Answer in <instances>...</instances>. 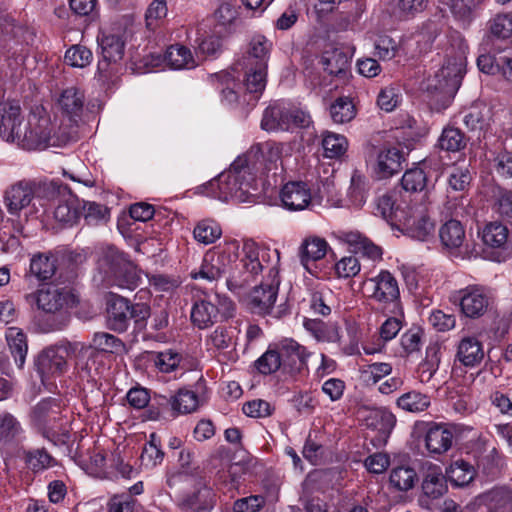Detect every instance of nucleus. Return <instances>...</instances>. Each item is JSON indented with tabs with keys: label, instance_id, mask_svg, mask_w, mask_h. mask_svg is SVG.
Listing matches in <instances>:
<instances>
[{
	"label": "nucleus",
	"instance_id": "55",
	"mask_svg": "<svg viewBox=\"0 0 512 512\" xmlns=\"http://www.w3.org/2000/svg\"><path fill=\"white\" fill-rule=\"evenodd\" d=\"M92 346L105 353H118L123 350L124 343L110 333L96 332L92 339Z\"/></svg>",
	"mask_w": 512,
	"mask_h": 512
},
{
	"label": "nucleus",
	"instance_id": "57",
	"mask_svg": "<svg viewBox=\"0 0 512 512\" xmlns=\"http://www.w3.org/2000/svg\"><path fill=\"white\" fill-rule=\"evenodd\" d=\"M278 354L276 347H269V349L254 363L258 372L263 375H269L282 368V362L280 361V356Z\"/></svg>",
	"mask_w": 512,
	"mask_h": 512
},
{
	"label": "nucleus",
	"instance_id": "5",
	"mask_svg": "<svg viewBox=\"0 0 512 512\" xmlns=\"http://www.w3.org/2000/svg\"><path fill=\"white\" fill-rule=\"evenodd\" d=\"M368 299L382 308L397 307L400 302V288L396 277L388 270H381L376 276L363 281Z\"/></svg>",
	"mask_w": 512,
	"mask_h": 512
},
{
	"label": "nucleus",
	"instance_id": "35",
	"mask_svg": "<svg viewBox=\"0 0 512 512\" xmlns=\"http://www.w3.org/2000/svg\"><path fill=\"white\" fill-rule=\"evenodd\" d=\"M261 128L265 131H288V118L286 108L278 104L268 106L263 113Z\"/></svg>",
	"mask_w": 512,
	"mask_h": 512
},
{
	"label": "nucleus",
	"instance_id": "63",
	"mask_svg": "<svg viewBox=\"0 0 512 512\" xmlns=\"http://www.w3.org/2000/svg\"><path fill=\"white\" fill-rule=\"evenodd\" d=\"M22 432V427L17 419L10 413L0 416V437L11 441Z\"/></svg>",
	"mask_w": 512,
	"mask_h": 512
},
{
	"label": "nucleus",
	"instance_id": "1",
	"mask_svg": "<svg viewBox=\"0 0 512 512\" xmlns=\"http://www.w3.org/2000/svg\"><path fill=\"white\" fill-rule=\"evenodd\" d=\"M25 299L28 303H35L37 308L47 316L49 331L61 330L69 323L68 308L72 294L67 289L46 285L26 294Z\"/></svg>",
	"mask_w": 512,
	"mask_h": 512
},
{
	"label": "nucleus",
	"instance_id": "54",
	"mask_svg": "<svg viewBox=\"0 0 512 512\" xmlns=\"http://www.w3.org/2000/svg\"><path fill=\"white\" fill-rule=\"evenodd\" d=\"M83 216L88 224H95L102 220H107L109 209L102 204L93 201H81L80 217Z\"/></svg>",
	"mask_w": 512,
	"mask_h": 512
},
{
	"label": "nucleus",
	"instance_id": "38",
	"mask_svg": "<svg viewBox=\"0 0 512 512\" xmlns=\"http://www.w3.org/2000/svg\"><path fill=\"white\" fill-rule=\"evenodd\" d=\"M439 237L446 248L456 249L465 239V230L460 221L451 219L441 226Z\"/></svg>",
	"mask_w": 512,
	"mask_h": 512
},
{
	"label": "nucleus",
	"instance_id": "42",
	"mask_svg": "<svg viewBox=\"0 0 512 512\" xmlns=\"http://www.w3.org/2000/svg\"><path fill=\"white\" fill-rule=\"evenodd\" d=\"M165 59L174 69H191L196 66L190 49L179 44L171 45L167 49Z\"/></svg>",
	"mask_w": 512,
	"mask_h": 512
},
{
	"label": "nucleus",
	"instance_id": "49",
	"mask_svg": "<svg viewBox=\"0 0 512 512\" xmlns=\"http://www.w3.org/2000/svg\"><path fill=\"white\" fill-rule=\"evenodd\" d=\"M467 138L464 133L454 127L445 128L439 139V145L442 149L451 152H458L466 147Z\"/></svg>",
	"mask_w": 512,
	"mask_h": 512
},
{
	"label": "nucleus",
	"instance_id": "34",
	"mask_svg": "<svg viewBox=\"0 0 512 512\" xmlns=\"http://www.w3.org/2000/svg\"><path fill=\"white\" fill-rule=\"evenodd\" d=\"M6 340L16 364L20 368L23 367L28 351L25 333L18 327H10L6 332Z\"/></svg>",
	"mask_w": 512,
	"mask_h": 512
},
{
	"label": "nucleus",
	"instance_id": "44",
	"mask_svg": "<svg viewBox=\"0 0 512 512\" xmlns=\"http://www.w3.org/2000/svg\"><path fill=\"white\" fill-rule=\"evenodd\" d=\"M81 201L69 193L64 202H60L54 211V216L59 222L74 224L80 218Z\"/></svg>",
	"mask_w": 512,
	"mask_h": 512
},
{
	"label": "nucleus",
	"instance_id": "60",
	"mask_svg": "<svg viewBox=\"0 0 512 512\" xmlns=\"http://www.w3.org/2000/svg\"><path fill=\"white\" fill-rule=\"evenodd\" d=\"M489 29L499 39L509 38L512 35V13L496 15L490 21Z\"/></svg>",
	"mask_w": 512,
	"mask_h": 512
},
{
	"label": "nucleus",
	"instance_id": "64",
	"mask_svg": "<svg viewBox=\"0 0 512 512\" xmlns=\"http://www.w3.org/2000/svg\"><path fill=\"white\" fill-rule=\"evenodd\" d=\"M266 504V499L262 495H250L237 499L233 503V512H258Z\"/></svg>",
	"mask_w": 512,
	"mask_h": 512
},
{
	"label": "nucleus",
	"instance_id": "20",
	"mask_svg": "<svg viewBox=\"0 0 512 512\" xmlns=\"http://www.w3.org/2000/svg\"><path fill=\"white\" fill-rule=\"evenodd\" d=\"M447 476L438 465L430 464L423 474L422 492L430 499H438L447 492Z\"/></svg>",
	"mask_w": 512,
	"mask_h": 512
},
{
	"label": "nucleus",
	"instance_id": "21",
	"mask_svg": "<svg viewBox=\"0 0 512 512\" xmlns=\"http://www.w3.org/2000/svg\"><path fill=\"white\" fill-rule=\"evenodd\" d=\"M342 240L349 245L355 254H360L373 261L382 259V248L358 231L344 232Z\"/></svg>",
	"mask_w": 512,
	"mask_h": 512
},
{
	"label": "nucleus",
	"instance_id": "62",
	"mask_svg": "<svg viewBox=\"0 0 512 512\" xmlns=\"http://www.w3.org/2000/svg\"><path fill=\"white\" fill-rule=\"evenodd\" d=\"M244 249L246 251L245 257L242 259L243 268L249 273L251 276L259 274L263 265L260 261V252L254 243L245 244Z\"/></svg>",
	"mask_w": 512,
	"mask_h": 512
},
{
	"label": "nucleus",
	"instance_id": "6",
	"mask_svg": "<svg viewBox=\"0 0 512 512\" xmlns=\"http://www.w3.org/2000/svg\"><path fill=\"white\" fill-rule=\"evenodd\" d=\"M51 132L50 117L43 109L37 108L24 123L20 147L26 150L44 149L49 145Z\"/></svg>",
	"mask_w": 512,
	"mask_h": 512
},
{
	"label": "nucleus",
	"instance_id": "4",
	"mask_svg": "<svg viewBox=\"0 0 512 512\" xmlns=\"http://www.w3.org/2000/svg\"><path fill=\"white\" fill-rule=\"evenodd\" d=\"M176 482H195L193 489L182 495L178 506L185 512H210L215 503V494L202 480L195 481L185 473H179L168 480L171 487Z\"/></svg>",
	"mask_w": 512,
	"mask_h": 512
},
{
	"label": "nucleus",
	"instance_id": "26",
	"mask_svg": "<svg viewBox=\"0 0 512 512\" xmlns=\"http://www.w3.org/2000/svg\"><path fill=\"white\" fill-rule=\"evenodd\" d=\"M400 187L409 195L423 193L427 196L429 190L427 173L419 167L406 170L400 180Z\"/></svg>",
	"mask_w": 512,
	"mask_h": 512
},
{
	"label": "nucleus",
	"instance_id": "56",
	"mask_svg": "<svg viewBox=\"0 0 512 512\" xmlns=\"http://www.w3.org/2000/svg\"><path fill=\"white\" fill-rule=\"evenodd\" d=\"M416 472L414 469L405 466H399L392 469L390 474V483L400 491H407L414 485Z\"/></svg>",
	"mask_w": 512,
	"mask_h": 512
},
{
	"label": "nucleus",
	"instance_id": "17",
	"mask_svg": "<svg viewBox=\"0 0 512 512\" xmlns=\"http://www.w3.org/2000/svg\"><path fill=\"white\" fill-rule=\"evenodd\" d=\"M101 47L102 61L98 63V69H105L110 63H117L124 56L126 39L123 34H103L98 37Z\"/></svg>",
	"mask_w": 512,
	"mask_h": 512
},
{
	"label": "nucleus",
	"instance_id": "3",
	"mask_svg": "<svg viewBox=\"0 0 512 512\" xmlns=\"http://www.w3.org/2000/svg\"><path fill=\"white\" fill-rule=\"evenodd\" d=\"M462 56L448 57L442 67L428 80L427 92L443 108L447 107L458 91L466 72Z\"/></svg>",
	"mask_w": 512,
	"mask_h": 512
},
{
	"label": "nucleus",
	"instance_id": "31",
	"mask_svg": "<svg viewBox=\"0 0 512 512\" xmlns=\"http://www.w3.org/2000/svg\"><path fill=\"white\" fill-rule=\"evenodd\" d=\"M218 315L219 310L215 304L206 300H199L193 304L191 321L199 329H205L217 322Z\"/></svg>",
	"mask_w": 512,
	"mask_h": 512
},
{
	"label": "nucleus",
	"instance_id": "16",
	"mask_svg": "<svg viewBox=\"0 0 512 512\" xmlns=\"http://www.w3.org/2000/svg\"><path fill=\"white\" fill-rule=\"evenodd\" d=\"M277 293L278 288L276 286L260 285L249 293L244 299V302L252 313L265 315L272 310L277 298Z\"/></svg>",
	"mask_w": 512,
	"mask_h": 512
},
{
	"label": "nucleus",
	"instance_id": "9",
	"mask_svg": "<svg viewBox=\"0 0 512 512\" xmlns=\"http://www.w3.org/2000/svg\"><path fill=\"white\" fill-rule=\"evenodd\" d=\"M276 349L284 371L294 375L306 368L309 353L297 341L290 338L283 339L276 344Z\"/></svg>",
	"mask_w": 512,
	"mask_h": 512
},
{
	"label": "nucleus",
	"instance_id": "24",
	"mask_svg": "<svg viewBox=\"0 0 512 512\" xmlns=\"http://www.w3.org/2000/svg\"><path fill=\"white\" fill-rule=\"evenodd\" d=\"M57 267V258L54 255L38 253L31 258L30 276H34L40 282L49 281L56 274Z\"/></svg>",
	"mask_w": 512,
	"mask_h": 512
},
{
	"label": "nucleus",
	"instance_id": "58",
	"mask_svg": "<svg viewBox=\"0 0 512 512\" xmlns=\"http://www.w3.org/2000/svg\"><path fill=\"white\" fill-rule=\"evenodd\" d=\"M92 58V52L82 45H73L65 53L66 63L77 68H84L88 66L91 63Z\"/></svg>",
	"mask_w": 512,
	"mask_h": 512
},
{
	"label": "nucleus",
	"instance_id": "7",
	"mask_svg": "<svg viewBox=\"0 0 512 512\" xmlns=\"http://www.w3.org/2000/svg\"><path fill=\"white\" fill-rule=\"evenodd\" d=\"M2 34L3 38L0 40V46L3 50L2 55L23 60L24 46L33 44L34 32L16 24L14 19L7 18L4 20Z\"/></svg>",
	"mask_w": 512,
	"mask_h": 512
},
{
	"label": "nucleus",
	"instance_id": "36",
	"mask_svg": "<svg viewBox=\"0 0 512 512\" xmlns=\"http://www.w3.org/2000/svg\"><path fill=\"white\" fill-rule=\"evenodd\" d=\"M508 228L501 222L495 221L486 224L481 236L483 243L493 249H505L508 242Z\"/></svg>",
	"mask_w": 512,
	"mask_h": 512
},
{
	"label": "nucleus",
	"instance_id": "11",
	"mask_svg": "<svg viewBox=\"0 0 512 512\" xmlns=\"http://www.w3.org/2000/svg\"><path fill=\"white\" fill-rule=\"evenodd\" d=\"M25 121L21 117V108L17 104L7 103L1 109L0 138L20 146Z\"/></svg>",
	"mask_w": 512,
	"mask_h": 512
},
{
	"label": "nucleus",
	"instance_id": "19",
	"mask_svg": "<svg viewBox=\"0 0 512 512\" xmlns=\"http://www.w3.org/2000/svg\"><path fill=\"white\" fill-rule=\"evenodd\" d=\"M454 434L450 428L443 424H434L425 436V447L432 455H442L451 449Z\"/></svg>",
	"mask_w": 512,
	"mask_h": 512
},
{
	"label": "nucleus",
	"instance_id": "25",
	"mask_svg": "<svg viewBox=\"0 0 512 512\" xmlns=\"http://www.w3.org/2000/svg\"><path fill=\"white\" fill-rule=\"evenodd\" d=\"M84 93L76 87H69L61 93L58 105L70 120L76 121L83 111Z\"/></svg>",
	"mask_w": 512,
	"mask_h": 512
},
{
	"label": "nucleus",
	"instance_id": "13",
	"mask_svg": "<svg viewBox=\"0 0 512 512\" xmlns=\"http://www.w3.org/2000/svg\"><path fill=\"white\" fill-rule=\"evenodd\" d=\"M404 151L401 144L382 149L377 156L376 172L380 178H388L402 169V163L406 161V156L411 148L405 146Z\"/></svg>",
	"mask_w": 512,
	"mask_h": 512
},
{
	"label": "nucleus",
	"instance_id": "23",
	"mask_svg": "<svg viewBox=\"0 0 512 512\" xmlns=\"http://www.w3.org/2000/svg\"><path fill=\"white\" fill-rule=\"evenodd\" d=\"M323 69L336 77L344 78L350 67L347 53L341 48H331L323 52L321 57Z\"/></svg>",
	"mask_w": 512,
	"mask_h": 512
},
{
	"label": "nucleus",
	"instance_id": "40",
	"mask_svg": "<svg viewBox=\"0 0 512 512\" xmlns=\"http://www.w3.org/2000/svg\"><path fill=\"white\" fill-rule=\"evenodd\" d=\"M441 346L435 342L426 348L425 359L420 363L418 371L421 382H428L439 368Z\"/></svg>",
	"mask_w": 512,
	"mask_h": 512
},
{
	"label": "nucleus",
	"instance_id": "52",
	"mask_svg": "<svg viewBox=\"0 0 512 512\" xmlns=\"http://www.w3.org/2000/svg\"><path fill=\"white\" fill-rule=\"evenodd\" d=\"M503 465V458L496 448L490 450L478 462V468L491 479H495L501 474Z\"/></svg>",
	"mask_w": 512,
	"mask_h": 512
},
{
	"label": "nucleus",
	"instance_id": "61",
	"mask_svg": "<svg viewBox=\"0 0 512 512\" xmlns=\"http://www.w3.org/2000/svg\"><path fill=\"white\" fill-rule=\"evenodd\" d=\"M376 210L377 213L388 222L394 223V221H402L398 216V209H395V201L389 194H384L377 198Z\"/></svg>",
	"mask_w": 512,
	"mask_h": 512
},
{
	"label": "nucleus",
	"instance_id": "51",
	"mask_svg": "<svg viewBox=\"0 0 512 512\" xmlns=\"http://www.w3.org/2000/svg\"><path fill=\"white\" fill-rule=\"evenodd\" d=\"M391 371L392 367L389 363L377 362L364 365L360 368V379L366 385H374L389 375Z\"/></svg>",
	"mask_w": 512,
	"mask_h": 512
},
{
	"label": "nucleus",
	"instance_id": "45",
	"mask_svg": "<svg viewBox=\"0 0 512 512\" xmlns=\"http://www.w3.org/2000/svg\"><path fill=\"white\" fill-rule=\"evenodd\" d=\"M330 116L334 123L344 124L356 116V108L349 97H339L330 105Z\"/></svg>",
	"mask_w": 512,
	"mask_h": 512
},
{
	"label": "nucleus",
	"instance_id": "41",
	"mask_svg": "<svg viewBox=\"0 0 512 512\" xmlns=\"http://www.w3.org/2000/svg\"><path fill=\"white\" fill-rule=\"evenodd\" d=\"M59 414V406L54 399H44L32 410V420L38 426L47 427L56 420Z\"/></svg>",
	"mask_w": 512,
	"mask_h": 512
},
{
	"label": "nucleus",
	"instance_id": "18",
	"mask_svg": "<svg viewBox=\"0 0 512 512\" xmlns=\"http://www.w3.org/2000/svg\"><path fill=\"white\" fill-rule=\"evenodd\" d=\"M281 201L289 210H303L311 201L310 190L304 182H289L280 193Z\"/></svg>",
	"mask_w": 512,
	"mask_h": 512
},
{
	"label": "nucleus",
	"instance_id": "33",
	"mask_svg": "<svg viewBox=\"0 0 512 512\" xmlns=\"http://www.w3.org/2000/svg\"><path fill=\"white\" fill-rule=\"evenodd\" d=\"M400 223L405 227L412 238L421 241L427 240L435 231V223L427 215H420L418 217L410 216Z\"/></svg>",
	"mask_w": 512,
	"mask_h": 512
},
{
	"label": "nucleus",
	"instance_id": "32",
	"mask_svg": "<svg viewBox=\"0 0 512 512\" xmlns=\"http://www.w3.org/2000/svg\"><path fill=\"white\" fill-rule=\"evenodd\" d=\"M446 476L453 486L464 487L474 480L476 470L469 462L458 459L446 468Z\"/></svg>",
	"mask_w": 512,
	"mask_h": 512
},
{
	"label": "nucleus",
	"instance_id": "12",
	"mask_svg": "<svg viewBox=\"0 0 512 512\" xmlns=\"http://www.w3.org/2000/svg\"><path fill=\"white\" fill-rule=\"evenodd\" d=\"M458 300L461 312L468 318L483 316L490 305L488 295L477 286H469L460 290Z\"/></svg>",
	"mask_w": 512,
	"mask_h": 512
},
{
	"label": "nucleus",
	"instance_id": "47",
	"mask_svg": "<svg viewBox=\"0 0 512 512\" xmlns=\"http://www.w3.org/2000/svg\"><path fill=\"white\" fill-rule=\"evenodd\" d=\"M271 42L262 35L252 38L248 51L247 65H255L256 62H264L268 66Z\"/></svg>",
	"mask_w": 512,
	"mask_h": 512
},
{
	"label": "nucleus",
	"instance_id": "50",
	"mask_svg": "<svg viewBox=\"0 0 512 512\" xmlns=\"http://www.w3.org/2000/svg\"><path fill=\"white\" fill-rule=\"evenodd\" d=\"M324 155L328 158H339L347 150V139L340 134L327 132L322 140Z\"/></svg>",
	"mask_w": 512,
	"mask_h": 512
},
{
	"label": "nucleus",
	"instance_id": "59",
	"mask_svg": "<svg viewBox=\"0 0 512 512\" xmlns=\"http://www.w3.org/2000/svg\"><path fill=\"white\" fill-rule=\"evenodd\" d=\"M25 463L33 472H39L50 467L53 458L45 449L25 452Z\"/></svg>",
	"mask_w": 512,
	"mask_h": 512
},
{
	"label": "nucleus",
	"instance_id": "48",
	"mask_svg": "<svg viewBox=\"0 0 512 512\" xmlns=\"http://www.w3.org/2000/svg\"><path fill=\"white\" fill-rule=\"evenodd\" d=\"M194 238L202 244L214 243L222 235L221 227L211 219H204L197 223L193 231Z\"/></svg>",
	"mask_w": 512,
	"mask_h": 512
},
{
	"label": "nucleus",
	"instance_id": "37",
	"mask_svg": "<svg viewBox=\"0 0 512 512\" xmlns=\"http://www.w3.org/2000/svg\"><path fill=\"white\" fill-rule=\"evenodd\" d=\"M365 421L366 426L377 430L382 438H387L396 424L395 416L383 409H372Z\"/></svg>",
	"mask_w": 512,
	"mask_h": 512
},
{
	"label": "nucleus",
	"instance_id": "39",
	"mask_svg": "<svg viewBox=\"0 0 512 512\" xmlns=\"http://www.w3.org/2000/svg\"><path fill=\"white\" fill-rule=\"evenodd\" d=\"M211 186L217 184L220 190L219 198L223 200H227L228 198H233L238 196V192L246 191L245 185L239 178V175L231 172L222 173L210 183Z\"/></svg>",
	"mask_w": 512,
	"mask_h": 512
},
{
	"label": "nucleus",
	"instance_id": "29",
	"mask_svg": "<svg viewBox=\"0 0 512 512\" xmlns=\"http://www.w3.org/2000/svg\"><path fill=\"white\" fill-rule=\"evenodd\" d=\"M267 65L264 62H256L255 65H247L244 79L246 91L254 94L257 100L266 87Z\"/></svg>",
	"mask_w": 512,
	"mask_h": 512
},
{
	"label": "nucleus",
	"instance_id": "28",
	"mask_svg": "<svg viewBox=\"0 0 512 512\" xmlns=\"http://www.w3.org/2000/svg\"><path fill=\"white\" fill-rule=\"evenodd\" d=\"M328 249V243L324 238L310 236L304 239L299 249L302 265L309 270L308 263L322 259Z\"/></svg>",
	"mask_w": 512,
	"mask_h": 512
},
{
	"label": "nucleus",
	"instance_id": "27",
	"mask_svg": "<svg viewBox=\"0 0 512 512\" xmlns=\"http://www.w3.org/2000/svg\"><path fill=\"white\" fill-rule=\"evenodd\" d=\"M303 326L319 342L335 343L340 340L337 323L324 322L320 319H305Z\"/></svg>",
	"mask_w": 512,
	"mask_h": 512
},
{
	"label": "nucleus",
	"instance_id": "46",
	"mask_svg": "<svg viewBox=\"0 0 512 512\" xmlns=\"http://www.w3.org/2000/svg\"><path fill=\"white\" fill-rule=\"evenodd\" d=\"M199 406L198 396L187 389H179L172 395V412L175 414H187L194 412Z\"/></svg>",
	"mask_w": 512,
	"mask_h": 512
},
{
	"label": "nucleus",
	"instance_id": "8",
	"mask_svg": "<svg viewBox=\"0 0 512 512\" xmlns=\"http://www.w3.org/2000/svg\"><path fill=\"white\" fill-rule=\"evenodd\" d=\"M104 260L110 266L115 284L121 288L134 289L137 285L138 277L132 263L126 259L122 252L110 247L108 248Z\"/></svg>",
	"mask_w": 512,
	"mask_h": 512
},
{
	"label": "nucleus",
	"instance_id": "14",
	"mask_svg": "<svg viewBox=\"0 0 512 512\" xmlns=\"http://www.w3.org/2000/svg\"><path fill=\"white\" fill-rule=\"evenodd\" d=\"M35 183L22 180L5 192V205L10 214L18 215L19 212L26 208L34 197Z\"/></svg>",
	"mask_w": 512,
	"mask_h": 512
},
{
	"label": "nucleus",
	"instance_id": "53",
	"mask_svg": "<svg viewBox=\"0 0 512 512\" xmlns=\"http://www.w3.org/2000/svg\"><path fill=\"white\" fill-rule=\"evenodd\" d=\"M212 81L220 90L221 102L226 105H233L238 101V93L235 91L236 83L228 75H214Z\"/></svg>",
	"mask_w": 512,
	"mask_h": 512
},
{
	"label": "nucleus",
	"instance_id": "22",
	"mask_svg": "<svg viewBox=\"0 0 512 512\" xmlns=\"http://www.w3.org/2000/svg\"><path fill=\"white\" fill-rule=\"evenodd\" d=\"M456 359L465 367H476L484 359L481 341L474 336L461 339L457 347Z\"/></svg>",
	"mask_w": 512,
	"mask_h": 512
},
{
	"label": "nucleus",
	"instance_id": "10",
	"mask_svg": "<svg viewBox=\"0 0 512 512\" xmlns=\"http://www.w3.org/2000/svg\"><path fill=\"white\" fill-rule=\"evenodd\" d=\"M232 262V257L226 251H208L205 253L202 264L197 272H191L193 279H206L209 281L219 279L226 273Z\"/></svg>",
	"mask_w": 512,
	"mask_h": 512
},
{
	"label": "nucleus",
	"instance_id": "2",
	"mask_svg": "<svg viewBox=\"0 0 512 512\" xmlns=\"http://www.w3.org/2000/svg\"><path fill=\"white\" fill-rule=\"evenodd\" d=\"M106 313L107 327L122 333L127 331L131 322L137 329L145 328L151 315V308L146 303H132L123 296L109 292L106 296Z\"/></svg>",
	"mask_w": 512,
	"mask_h": 512
},
{
	"label": "nucleus",
	"instance_id": "15",
	"mask_svg": "<svg viewBox=\"0 0 512 512\" xmlns=\"http://www.w3.org/2000/svg\"><path fill=\"white\" fill-rule=\"evenodd\" d=\"M68 351L64 347H50L38 357L37 367L42 376L61 375L67 369Z\"/></svg>",
	"mask_w": 512,
	"mask_h": 512
},
{
	"label": "nucleus",
	"instance_id": "43",
	"mask_svg": "<svg viewBox=\"0 0 512 512\" xmlns=\"http://www.w3.org/2000/svg\"><path fill=\"white\" fill-rule=\"evenodd\" d=\"M431 405V399L427 394L419 391H409L397 399V406L404 411L420 413L427 410Z\"/></svg>",
	"mask_w": 512,
	"mask_h": 512
},
{
	"label": "nucleus",
	"instance_id": "30",
	"mask_svg": "<svg viewBox=\"0 0 512 512\" xmlns=\"http://www.w3.org/2000/svg\"><path fill=\"white\" fill-rule=\"evenodd\" d=\"M249 156L255 159V163H263L267 170L281 158V148L273 141L256 143L249 149Z\"/></svg>",
	"mask_w": 512,
	"mask_h": 512
}]
</instances>
